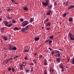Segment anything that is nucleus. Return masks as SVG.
Returning a JSON list of instances; mask_svg holds the SVG:
<instances>
[{
  "mask_svg": "<svg viewBox=\"0 0 74 74\" xmlns=\"http://www.w3.org/2000/svg\"><path fill=\"white\" fill-rule=\"evenodd\" d=\"M45 2H44V1L42 2V4H43L42 6H47L50 1L49 0H45Z\"/></svg>",
  "mask_w": 74,
  "mask_h": 74,
  "instance_id": "nucleus-1",
  "label": "nucleus"
},
{
  "mask_svg": "<svg viewBox=\"0 0 74 74\" xmlns=\"http://www.w3.org/2000/svg\"><path fill=\"white\" fill-rule=\"evenodd\" d=\"M29 23H28V21H23V22L22 23V26L25 27V25H27V24Z\"/></svg>",
  "mask_w": 74,
  "mask_h": 74,
  "instance_id": "nucleus-2",
  "label": "nucleus"
},
{
  "mask_svg": "<svg viewBox=\"0 0 74 74\" xmlns=\"http://www.w3.org/2000/svg\"><path fill=\"white\" fill-rule=\"evenodd\" d=\"M9 49L10 50H16L17 48L16 47H12V46H9Z\"/></svg>",
  "mask_w": 74,
  "mask_h": 74,
  "instance_id": "nucleus-3",
  "label": "nucleus"
},
{
  "mask_svg": "<svg viewBox=\"0 0 74 74\" xmlns=\"http://www.w3.org/2000/svg\"><path fill=\"white\" fill-rule=\"evenodd\" d=\"M48 12H47L46 14H47V15H50V13L52 11L51 10H48Z\"/></svg>",
  "mask_w": 74,
  "mask_h": 74,
  "instance_id": "nucleus-4",
  "label": "nucleus"
},
{
  "mask_svg": "<svg viewBox=\"0 0 74 74\" xmlns=\"http://www.w3.org/2000/svg\"><path fill=\"white\" fill-rule=\"evenodd\" d=\"M69 35L70 36V38L71 40H74V38H73V36H72L71 34H70Z\"/></svg>",
  "mask_w": 74,
  "mask_h": 74,
  "instance_id": "nucleus-5",
  "label": "nucleus"
},
{
  "mask_svg": "<svg viewBox=\"0 0 74 74\" xmlns=\"http://www.w3.org/2000/svg\"><path fill=\"white\" fill-rule=\"evenodd\" d=\"M51 25V23L50 22H47V23L46 24V26H50Z\"/></svg>",
  "mask_w": 74,
  "mask_h": 74,
  "instance_id": "nucleus-6",
  "label": "nucleus"
},
{
  "mask_svg": "<svg viewBox=\"0 0 74 74\" xmlns=\"http://www.w3.org/2000/svg\"><path fill=\"white\" fill-rule=\"evenodd\" d=\"M48 7L49 10H51L52 8V5H48Z\"/></svg>",
  "mask_w": 74,
  "mask_h": 74,
  "instance_id": "nucleus-7",
  "label": "nucleus"
},
{
  "mask_svg": "<svg viewBox=\"0 0 74 74\" xmlns=\"http://www.w3.org/2000/svg\"><path fill=\"white\" fill-rule=\"evenodd\" d=\"M73 7H74V5H71L68 7V10H69L70 9L73 8Z\"/></svg>",
  "mask_w": 74,
  "mask_h": 74,
  "instance_id": "nucleus-8",
  "label": "nucleus"
},
{
  "mask_svg": "<svg viewBox=\"0 0 74 74\" xmlns=\"http://www.w3.org/2000/svg\"><path fill=\"white\" fill-rule=\"evenodd\" d=\"M25 27V30H28L29 29V25H27Z\"/></svg>",
  "mask_w": 74,
  "mask_h": 74,
  "instance_id": "nucleus-9",
  "label": "nucleus"
},
{
  "mask_svg": "<svg viewBox=\"0 0 74 74\" xmlns=\"http://www.w3.org/2000/svg\"><path fill=\"white\" fill-rule=\"evenodd\" d=\"M3 38L5 41H7L8 40V38L7 37V36H4Z\"/></svg>",
  "mask_w": 74,
  "mask_h": 74,
  "instance_id": "nucleus-10",
  "label": "nucleus"
},
{
  "mask_svg": "<svg viewBox=\"0 0 74 74\" xmlns=\"http://www.w3.org/2000/svg\"><path fill=\"white\" fill-rule=\"evenodd\" d=\"M4 23H5V25H7V26H8V21H4Z\"/></svg>",
  "mask_w": 74,
  "mask_h": 74,
  "instance_id": "nucleus-11",
  "label": "nucleus"
},
{
  "mask_svg": "<svg viewBox=\"0 0 74 74\" xmlns=\"http://www.w3.org/2000/svg\"><path fill=\"white\" fill-rule=\"evenodd\" d=\"M71 63H72L73 64H74V57L72 59V60H71Z\"/></svg>",
  "mask_w": 74,
  "mask_h": 74,
  "instance_id": "nucleus-12",
  "label": "nucleus"
},
{
  "mask_svg": "<svg viewBox=\"0 0 74 74\" xmlns=\"http://www.w3.org/2000/svg\"><path fill=\"white\" fill-rule=\"evenodd\" d=\"M56 52V53H57V52H58V57H60V51H57Z\"/></svg>",
  "mask_w": 74,
  "mask_h": 74,
  "instance_id": "nucleus-13",
  "label": "nucleus"
},
{
  "mask_svg": "<svg viewBox=\"0 0 74 74\" xmlns=\"http://www.w3.org/2000/svg\"><path fill=\"white\" fill-rule=\"evenodd\" d=\"M44 65H45V66H46L47 65V60H45L44 62Z\"/></svg>",
  "mask_w": 74,
  "mask_h": 74,
  "instance_id": "nucleus-14",
  "label": "nucleus"
},
{
  "mask_svg": "<svg viewBox=\"0 0 74 74\" xmlns=\"http://www.w3.org/2000/svg\"><path fill=\"white\" fill-rule=\"evenodd\" d=\"M62 70H61V71L63 72V71H64V67H63V65L62 64Z\"/></svg>",
  "mask_w": 74,
  "mask_h": 74,
  "instance_id": "nucleus-15",
  "label": "nucleus"
},
{
  "mask_svg": "<svg viewBox=\"0 0 74 74\" xmlns=\"http://www.w3.org/2000/svg\"><path fill=\"white\" fill-rule=\"evenodd\" d=\"M73 21V18H70L69 20V22H71Z\"/></svg>",
  "mask_w": 74,
  "mask_h": 74,
  "instance_id": "nucleus-16",
  "label": "nucleus"
},
{
  "mask_svg": "<svg viewBox=\"0 0 74 74\" xmlns=\"http://www.w3.org/2000/svg\"><path fill=\"white\" fill-rule=\"evenodd\" d=\"M25 28H22L21 29V31H23V32H24V31H25Z\"/></svg>",
  "mask_w": 74,
  "mask_h": 74,
  "instance_id": "nucleus-17",
  "label": "nucleus"
},
{
  "mask_svg": "<svg viewBox=\"0 0 74 74\" xmlns=\"http://www.w3.org/2000/svg\"><path fill=\"white\" fill-rule=\"evenodd\" d=\"M23 9L24 10H28V8L27 7H24Z\"/></svg>",
  "mask_w": 74,
  "mask_h": 74,
  "instance_id": "nucleus-18",
  "label": "nucleus"
},
{
  "mask_svg": "<svg viewBox=\"0 0 74 74\" xmlns=\"http://www.w3.org/2000/svg\"><path fill=\"white\" fill-rule=\"evenodd\" d=\"M20 28H18V27H14V30H19Z\"/></svg>",
  "mask_w": 74,
  "mask_h": 74,
  "instance_id": "nucleus-19",
  "label": "nucleus"
},
{
  "mask_svg": "<svg viewBox=\"0 0 74 74\" xmlns=\"http://www.w3.org/2000/svg\"><path fill=\"white\" fill-rule=\"evenodd\" d=\"M35 41H38V40H39V37H35Z\"/></svg>",
  "mask_w": 74,
  "mask_h": 74,
  "instance_id": "nucleus-20",
  "label": "nucleus"
},
{
  "mask_svg": "<svg viewBox=\"0 0 74 74\" xmlns=\"http://www.w3.org/2000/svg\"><path fill=\"white\" fill-rule=\"evenodd\" d=\"M29 71H30V70L27 69H26L25 70V72H26L27 73H29Z\"/></svg>",
  "mask_w": 74,
  "mask_h": 74,
  "instance_id": "nucleus-21",
  "label": "nucleus"
},
{
  "mask_svg": "<svg viewBox=\"0 0 74 74\" xmlns=\"http://www.w3.org/2000/svg\"><path fill=\"white\" fill-rule=\"evenodd\" d=\"M12 23H16V21L15 20H12Z\"/></svg>",
  "mask_w": 74,
  "mask_h": 74,
  "instance_id": "nucleus-22",
  "label": "nucleus"
},
{
  "mask_svg": "<svg viewBox=\"0 0 74 74\" xmlns=\"http://www.w3.org/2000/svg\"><path fill=\"white\" fill-rule=\"evenodd\" d=\"M49 21V18H47V19L44 22V23H46V22H47V21Z\"/></svg>",
  "mask_w": 74,
  "mask_h": 74,
  "instance_id": "nucleus-23",
  "label": "nucleus"
},
{
  "mask_svg": "<svg viewBox=\"0 0 74 74\" xmlns=\"http://www.w3.org/2000/svg\"><path fill=\"white\" fill-rule=\"evenodd\" d=\"M57 61H58V62L60 61V58L59 57H58V58H57Z\"/></svg>",
  "mask_w": 74,
  "mask_h": 74,
  "instance_id": "nucleus-24",
  "label": "nucleus"
},
{
  "mask_svg": "<svg viewBox=\"0 0 74 74\" xmlns=\"http://www.w3.org/2000/svg\"><path fill=\"white\" fill-rule=\"evenodd\" d=\"M34 18H31L30 19V21H31V22H33V20H34Z\"/></svg>",
  "mask_w": 74,
  "mask_h": 74,
  "instance_id": "nucleus-25",
  "label": "nucleus"
},
{
  "mask_svg": "<svg viewBox=\"0 0 74 74\" xmlns=\"http://www.w3.org/2000/svg\"><path fill=\"white\" fill-rule=\"evenodd\" d=\"M12 2H14V4H18V3H17V2H15L14 0H12Z\"/></svg>",
  "mask_w": 74,
  "mask_h": 74,
  "instance_id": "nucleus-26",
  "label": "nucleus"
},
{
  "mask_svg": "<svg viewBox=\"0 0 74 74\" xmlns=\"http://www.w3.org/2000/svg\"><path fill=\"white\" fill-rule=\"evenodd\" d=\"M29 50H24V52H29Z\"/></svg>",
  "mask_w": 74,
  "mask_h": 74,
  "instance_id": "nucleus-27",
  "label": "nucleus"
},
{
  "mask_svg": "<svg viewBox=\"0 0 74 74\" xmlns=\"http://www.w3.org/2000/svg\"><path fill=\"white\" fill-rule=\"evenodd\" d=\"M7 19H12V17L7 16Z\"/></svg>",
  "mask_w": 74,
  "mask_h": 74,
  "instance_id": "nucleus-28",
  "label": "nucleus"
},
{
  "mask_svg": "<svg viewBox=\"0 0 74 74\" xmlns=\"http://www.w3.org/2000/svg\"><path fill=\"white\" fill-rule=\"evenodd\" d=\"M23 64H20L19 65V66H20V67H21V68L22 69V68H23Z\"/></svg>",
  "mask_w": 74,
  "mask_h": 74,
  "instance_id": "nucleus-29",
  "label": "nucleus"
},
{
  "mask_svg": "<svg viewBox=\"0 0 74 74\" xmlns=\"http://www.w3.org/2000/svg\"><path fill=\"white\" fill-rule=\"evenodd\" d=\"M12 23H10V24H9V25H8V27H10V26H12Z\"/></svg>",
  "mask_w": 74,
  "mask_h": 74,
  "instance_id": "nucleus-30",
  "label": "nucleus"
},
{
  "mask_svg": "<svg viewBox=\"0 0 74 74\" xmlns=\"http://www.w3.org/2000/svg\"><path fill=\"white\" fill-rule=\"evenodd\" d=\"M66 13H64V14L63 15V17H66Z\"/></svg>",
  "mask_w": 74,
  "mask_h": 74,
  "instance_id": "nucleus-31",
  "label": "nucleus"
},
{
  "mask_svg": "<svg viewBox=\"0 0 74 74\" xmlns=\"http://www.w3.org/2000/svg\"><path fill=\"white\" fill-rule=\"evenodd\" d=\"M52 40H50V39H49V44H51V43H52Z\"/></svg>",
  "mask_w": 74,
  "mask_h": 74,
  "instance_id": "nucleus-32",
  "label": "nucleus"
},
{
  "mask_svg": "<svg viewBox=\"0 0 74 74\" xmlns=\"http://www.w3.org/2000/svg\"><path fill=\"white\" fill-rule=\"evenodd\" d=\"M19 57L18 56H14V59H15V58H18Z\"/></svg>",
  "mask_w": 74,
  "mask_h": 74,
  "instance_id": "nucleus-33",
  "label": "nucleus"
},
{
  "mask_svg": "<svg viewBox=\"0 0 74 74\" xmlns=\"http://www.w3.org/2000/svg\"><path fill=\"white\" fill-rule=\"evenodd\" d=\"M55 52L52 51L51 53V54L53 55V54H55Z\"/></svg>",
  "mask_w": 74,
  "mask_h": 74,
  "instance_id": "nucleus-34",
  "label": "nucleus"
},
{
  "mask_svg": "<svg viewBox=\"0 0 74 74\" xmlns=\"http://www.w3.org/2000/svg\"><path fill=\"white\" fill-rule=\"evenodd\" d=\"M49 39H47V40L46 41H45V42H44V43H46L47 42H48V41H49Z\"/></svg>",
  "mask_w": 74,
  "mask_h": 74,
  "instance_id": "nucleus-35",
  "label": "nucleus"
},
{
  "mask_svg": "<svg viewBox=\"0 0 74 74\" xmlns=\"http://www.w3.org/2000/svg\"><path fill=\"white\" fill-rule=\"evenodd\" d=\"M14 71H15L14 68V67H13V68H12V71L14 72Z\"/></svg>",
  "mask_w": 74,
  "mask_h": 74,
  "instance_id": "nucleus-36",
  "label": "nucleus"
},
{
  "mask_svg": "<svg viewBox=\"0 0 74 74\" xmlns=\"http://www.w3.org/2000/svg\"><path fill=\"white\" fill-rule=\"evenodd\" d=\"M44 74H47V71H44Z\"/></svg>",
  "mask_w": 74,
  "mask_h": 74,
  "instance_id": "nucleus-37",
  "label": "nucleus"
},
{
  "mask_svg": "<svg viewBox=\"0 0 74 74\" xmlns=\"http://www.w3.org/2000/svg\"><path fill=\"white\" fill-rule=\"evenodd\" d=\"M59 67H60V68H61V69H62V64H60V66H59Z\"/></svg>",
  "mask_w": 74,
  "mask_h": 74,
  "instance_id": "nucleus-38",
  "label": "nucleus"
},
{
  "mask_svg": "<svg viewBox=\"0 0 74 74\" xmlns=\"http://www.w3.org/2000/svg\"><path fill=\"white\" fill-rule=\"evenodd\" d=\"M54 6H55L56 5H57V2H56L54 1Z\"/></svg>",
  "mask_w": 74,
  "mask_h": 74,
  "instance_id": "nucleus-39",
  "label": "nucleus"
},
{
  "mask_svg": "<svg viewBox=\"0 0 74 74\" xmlns=\"http://www.w3.org/2000/svg\"><path fill=\"white\" fill-rule=\"evenodd\" d=\"M53 36H51L49 37V38H53Z\"/></svg>",
  "mask_w": 74,
  "mask_h": 74,
  "instance_id": "nucleus-40",
  "label": "nucleus"
},
{
  "mask_svg": "<svg viewBox=\"0 0 74 74\" xmlns=\"http://www.w3.org/2000/svg\"><path fill=\"white\" fill-rule=\"evenodd\" d=\"M4 30V28H2V29H1V31H3Z\"/></svg>",
  "mask_w": 74,
  "mask_h": 74,
  "instance_id": "nucleus-41",
  "label": "nucleus"
},
{
  "mask_svg": "<svg viewBox=\"0 0 74 74\" xmlns=\"http://www.w3.org/2000/svg\"><path fill=\"white\" fill-rule=\"evenodd\" d=\"M12 9H8V11H10L11 10H12Z\"/></svg>",
  "mask_w": 74,
  "mask_h": 74,
  "instance_id": "nucleus-42",
  "label": "nucleus"
},
{
  "mask_svg": "<svg viewBox=\"0 0 74 74\" xmlns=\"http://www.w3.org/2000/svg\"><path fill=\"white\" fill-rule=\"evenodd\" d=\"M11 69H12L11 68V67H9V68H8V70L9 71H10L11 70Z\"/></svg>",
  "mask_w": 74,
  "mask_h": 74,
  "instance_id": "nucleus-43",
  "label": "nucleus"
},
{
  "mask_svg": "<svg viewBox=\"0 0 74 74\" xmlns=\"http://www.w3.org/2000/svg\"><path fill=\"white\" fill-rule=\"evenodd\" d=\"M68 4V1H67L66 2V3H65V6H67Z\"/></svg>",
  "mask_w": 74,
  "mask_h": 74,
  "instance_id": "nucleus-44",
  "label": "nucleus"
},
{
  "mask_svg": "<svg viewBox=\"0 0 74 74\" xmlns=\"http://www.w3.org/2000/svg\"><path fill=\"white\" fill-rule=\"evenodd\" d=\"M48 49H50V50H52L51 47H49Z\"/></svg>",
  "mask_w": 74,
  "mask_h": 74,
  "instance_id": "nucleus-45",
  "label": "nucleus"
},
{
  "mask_svg": "<svg viewBox=\"0 0 74 74\" xmlns=\"http://www.w3.org/2000/svg\"><path fill=\"white\" fill-rule=\"evenodd\" d=\"M24 59H25V60H27V57H25Z\"/></svg>",
  "mask_w": 74,
  "mask_h": 74,
  "instance_id": "nucleus-46",
  "label": "nucleus"
},
{
  "mask_svg": "<svg viewBox=\"0 0 74 74\" xmlns=\"http://www.w3.org/2000/svg\"><path fill=\"white\" fill-rule=\"evenodd\" d=\"M23 19H21V22H23Z\"/></svg>",
  "mask_w": 74,
  "mask_h": 74,
  "instance_id": "nucleus-47",
  "label": "nucleus"
},
{
  "mask_svg": "<svg viewBox=\"0 0 74 74\" xmlns=\"http://www.w3.org/2000/svg\"><path fill=\"white\" fill-rule=\"evenodd\" d=\"M29 65H33L34 64L32 63H29Z\"/></svg>",
  "mask_w": 74,
  "mask_h": 74,
  "instance_id": "nucleus-48",
  "label": "nucleus"
},
{
  "mask_svg": "<svg viewBox=\"0 0 74 74\" xmlns=\"http://www.w3.org/2000/svg\"><path fill=\"white\" fill-rule=\"evenodd\" d=\"M42 55H40V57L42 58Z\"/></svg>",
  "mask_w": 74,
  "mask_h": 74,
  "instance_id": "nucleus-49",
  "label": "nucleus"
},
{
  "mask_svg": "<svg viewBox=\"0 0 74 74\" xmlns=\"http://www.w3.org/2000/svg\"><path fill=\"white\" fill-rule=\"evenodd\" d=\"M12 58H9V60H12Z\"/></svg>",
  "mask_w": 74,
  "mask_h": 74,
  "instance_id": "nucleus-50",
  "label": "nucleus"
},
{
  "mask_svg": "<svg viewBox=\"0 0 74 74\" xmlns=\"http://www.w3.org/2000/svg\"><path fill=\"white\" fill-rule=\"evenodd\" d=\"M54 71V69H52V73H53Z\"/></svg>",
  "mask_w": 74,
  "mask_h": 74,
  "instance_id": "nucleus-51",
  "label": "nucleus"
},
{
  "mask_svg": "<svg viewBox=\"0 0 74 74\" xmlns=\"http://www.w3.org/2000/svg\"><path fill=\"white\" fill-rule=\"evenodd\" d=\"M27 63H26V62H25V65H27Z\"/></svg>",
  "mask_w": 74,
  "mask_h": 74,
  "instance_id": "nucleus-52",
  "label": "nucleus"
},
{
  "mask_svg": "<svg viewBox=\"0 0 74 74\" xmlns=\"http://www.w3.org/2000/svg\"><path fill=\"white\" fill-rule=\"evenodd\" d=\"M32 71H33V70L32 69H31V70L30 72H32Z\"/></svg>",
  "mask_w": 74,
  "mask_h": 74,
  "instance_id": "nucleus-53",
  "label": "nucleus"
},
{
  "mask_svg": "<svg viewBox=\"0 0 74 74\" xmlns=\"http://www.w3.org/2000/svg\"><path fill=\"white\" fill-rule=\"evenodd\" d=\"M69 14V12H66V14Z\"/></svg>",
  "mask_w": 74,
  "mask_h": 74,
  "instance_id": "nucleus-54",
  "label": "nucleus"
},
{
  "mask_svg": "<svg viewBox=\"0 0 74 74\" xmlns=\"http://www.w3.org/2000/svg\"><path fill=\"white\" fill-rule=\"evenodd\" d=\"M10 60V59H8V60H7V62H8Z\"/></svg>",
  "mask_w": 74,
  "mask_h": 74,
  "instance_id": "nucleus-55",
  "label": "nucleus"
},
{
  "mask_svg": "<svg viewBox=\"0 0 74 74\" xmlns=\"http://www.w3.org/2000/svg\"><path fill=\"white\" fill-rule=\"evenodd\" d=\"M51 71H52V70L51 69V68H50V71H49L50 72Z\"/></svg>",
  "mask_w": 74,
  "mask_h": 74,
  "instance_id": "nucleus-56",
  "label": "nucleus"
},
{
  "mask_svg": "<svg viewBox=\"0 0 74 74\" xmlns=\"http://www.w3.org/2000/svg\"><path fill=\"white\" fill-rule=\"evenodd\" d=\"M47 30H49V28H47Z\"/></svg>",
  "mask_w": 74,
  "mask_h": 74,
  "instance_id": "nucleus-57",
  "label": "nucleus"
},
{
  "mask_svg": "<svg viewBox=\"0 0 74 74\" xmlns=\"http://www.w3.org/2000/svg\"><path fill=\"white\" fill-rule=\"evenodd\" d=\"M25 63V62H23V64H24Z\"/></svg>",
  "mask_w": 74,
  "mask_h": 74,
  "instance_id": "nucleus-58",
  "label": "nucleus"
},
{
  "mask_svg": "<svg viewBox=\"0 0 74 74\" xmlns=\"http://www.w3.org/2000/svg\"><path fill=\"white\" fill-rule=\"evenodd\" d=\"M20 69H21V70H22V69H22V67H21V68H20Z\"/></svg>",
  "mask_w": 74,
  "mask_h": 74,
  "instance_id": "nucleus-59",
  "label": "nucleus"
},
{
  "mask_svg": "<svg viewBox=\"0 0 74 74\" xmlns=\"http://www.w3.org/2000/svg\"><path fill=\"white\" fill-rule=\"evenodd\" d=\"M2 21V19L1 18H0V21Z\"/></svg>",
  "mask_w": 74,
  "mask_h": 74,
  "instance_id": "nucleus-60",
  "label": "nucleus"
},
{
  "mask_svg": "<svg viewBox=\"0 0 74 74\" xmlns=\"http://www.w3.org/2000/svg\"><path fill=\"white\" fill-rule=\"evenodd\" d=\"M36 55V53H35V54H34L35 56V55Z\"/></svg>",
  "mask_w": 74,
  "mask_h": 74,
  "instance_id": "nucleus-61",
  "label": "nucleus"
},
{
  "mask_svg": "<svg viewBox=\"0 0 74 74\" xmlns=\"http://www.w3.org/2000/svg\"><path fill=\"white\" fill-rule=\"evenodd\" d=\"M36 63V61H35V60L34 63Z\"/></svg>",
  "mask_w": 74,
  "mask_h": 74,
  "instance_id": "nucleus-62",
  "label": "nucleus"
},
{
  "mask_svg": "<svg viewBox=\"0 0 74 74\" xmlns=\"http://www.w3.org/2000/svg\"><path fill=\"white\" fill-rule=\"evenodd\" d=\"M23 66H24V67H25V65H23Z\"/></svg>",
  "mask_w": 74,
  "mask_h": 74,
  "instance_id": "nucleus-63",
  "label": "nucleus"
},
{
  "mask_svg": "<svg viewBox=\"0 0 74 74\" xmlns=\"http://www.w3.org/2000/svg\"><path fill=\"white\" fill-rule=\"evenodd\" d=\"M48 52V50L47 51H46V52L47 53Z\"/></svg>",
  "mask_w": 74,
  "mask_h": 74,
  "instance_id": "nucleus-64",
  "label": "nucleus"
}]
</instances>
